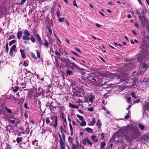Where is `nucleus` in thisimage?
I'll list each match as a JSON object with an SVG mask.
<instances>
[{"label":"nucleus","instance_id":"1","mask_svg":"<svg viewBox=\"0 0 149 149\" xmlns=\"http://www.w3.org/2000/svg\"><path fill=\"white\" fill-rule=\"evenodd\" d=\"M140 47L141 49L138 58L139 60L142 61L146 58L148 54V46L146 43L143 42L141 44Z\"/></svg>","mask_w":149,"mask_h":149},{"label":"nucleus","instance_id":"2","mask_svg":"<svg viewBox=\"0 0 149 149\" xmlns=\"http://www.w3.org/2000/svg\"><path fill=\"white\" fill-rule=\"evenodd\" d=\"M139 74L138 73H136V72H133L132 75L130 77V78L128 79V81L129 80H130V81L129 82V83L130 82H132L134 83H135V82L138 80Z\"/></svg>","mask_w":149,"mask_h":149},{"label":"nucleus","instance_id":"3","mask_svg":"<svg viewBox=\"0 0 149 149\" xmlns=\"http://www.w3.org/2000/svg\"><path fill=\"white\" fill-rule=\"evenodd\" d=\"M128 132V130L127 127H121L119 131V134L123 137Z\"/></svg>","mask_w":149,"mask_h":149},{"label":"nucleus","instance_id":"4","mask_svg":"<svg viewBox=\"0 0 149 149\" xmlns=\"http://www.w3.org/2000/svg\"><path fill=\"white\" fill-rule=\"evenodd\" d=\"M61 61L63 62L65 65L66 67H69L70 61L67 56L64 57L61 59Z\"/></svg>","mask_w":149,"mask_h":149},{"label":"nucleus","instance_id":"5","mask_svg":"<svg viewBox=\"0 0 149 149\" xmlns=\"http://www.w3.org/2000/svg\"><path fill=\"white\" fill-rule=\"evenodd\" d=\"M23 34L24 35L23 36L22 39L23 40H30L29 36H30V34L29 31L27 29H25L23 32Z\"/></svg>","mask_w":149,"mask_h":149},{"label":"nucleus","instance_id":"6","mask_svg":"<svg viewBox=\"0 0 149 149\" xmlns=\"http://www.w3.org/2000/svg\"><path fill=\"white\" fill-rule=\"evenodd\" d=\"M123 138H125L127 141L130 142H132L133 139V136L130 134H127Z\"/></svg>","mask_w":149,"mask_h":149},{"label":"nucleus","instance_id":"7","mask_svg":"<svg viewBox=\"0 0 149 149\" xmlns=\"http://www.w3.org/2000/svg\"><path fill=\"white\" fill-rule=\"evenodd\" d=\"M138 17L140 21L141 22L143 23L145 25L146 23L147 22L146 19L145 18L144 16H142L140 13H138Z\"/></svg>","mask_w":149,"mask_h":149},{"label":"nucleus","instance_id":"8","mask_svg":"<svg viewBox=\"0 0 149 149\" xmlns=\"http://www.w3.org/2000/svg\"><path fill=\"white\" fill-rule=\"evenodd\" d=\"M20 147L24 149H27L28 147H29L30 144L28 141H26L25 142H23L20 143Z\"/></svg>","mask_w":149,"mask_h":149},{"label":"nucleus","instance_id":"9","mask_svg":"<svg viewBox=\"0 0 149 149\" xmlns=\"http://www.w3.org/2000/svg\"><path fill=\"white\" fill-rule=\"evenodd\" d=\"M141 139L147 141L149 140V134L147 133L143 134L141 137Z\"/></svg>","mask_w":149,"mask_h":149},{"label":"nucleus","instance_id":"10","mask_svg":"<svg viewBox=\"0 0 149 149\" xmlns=\"http://www.w3.org/2000/svg\"><path fill=\"white\" fill-rule=\"evenodd\" d=\"M58 134L60 138L59 142L60 143V147H61L62 149H64V146H65V143L63 141L61 136L60 134L58 132Z\"/></svg>","mask_w":149,"mask_h":149},{"label":"nucleus","instance_id":"11","mask_svg":"<svg viewBox=\"0 0 149 149\" xmlns=\"http://www.w3.org/2000/svg\"><path fill=\"white\" fill-rule=\"evenodd\" d=\"M35 36L36 39L38 40L39 43L41 45H42L43 44V42L39 35L38 34H36Z\"/></svg>","mask_w":149,"mask_h":149},{"label":"nucleus","instance_id":"12","mask_svg":"<svg viewBox=\"0 0 149 149\" xmlns=\"http://www.w3.org/2000/svg\"><path fill=\"white\" fill-rule=\"evenodd\" d=\"M117 139H118L116 140V141L117 143H119L120 144L123 143V140L121 136H118L117 137Z\"/></svg>","mask_w":149,"mask_h":149},{"label":"nucleus","instance_id":"13","mask_svg":"<svg viewBox=\"0 0 149 149\" xmlns=\"http://www.w3.org/2000/svg\"><path fill=\"white\" fill-rule=\"evenodd\" d=\"M17 38L19 39H20L22 35V31H18L17 33Z\"/></svg>","mask_w":149,"mask_h":149},{"label":"nucleus","instance_id":"14","mask_svg":"<svg viewBox=\"0 0 149 149\" xmlns=\"http://www.w3.org/2000/svg\"><path fill=\"white\" fill-rule=\"evenodd\" d=\"M48 23L49 24L48 26H47V27H53V21L52 19L50 20V19L48 21Z\"/></svg>","mask_w":149,"mask_h":149},{"label":"nucleus","instance_id":"15","mask_svg":"<svg viewBox=\"0 0 149 149\" xmlns=\"http://www.w3.org/2000/svg\"><path fill=\"white\" fill-rule=\"evenodd\" d=\"M95 123V118H92L91 119V122L90 123H88V125L89 126H93V125Z\"/></svg>","mask_w":149,"mask_h":149},{"label":"nucleus","instance_id":"16","mask_svg":"<svg viewBox=\"0 0 149 149\" xmlns=\"http://www.w3.org/2000/svg\"><path fill=\"white\" fill-rule=\"evenodd\" d=\"M91 79V80H93V81H92L90 80H89V81H87L86 82L87 85V84H89V83H91V84H93L94 82H95L96 81V79L95 78H92Z\"/></svg>","mask_w":149,"mask_h":149},{"label":"nucleus","instance_id":"17","mask_svg":"<svg viewBox=\"0 0 149 149\" xmlns=\"http://www.w3.org/2000/svg\"><path fill=\"white\" fill-rule=\"evenodd\" d=\"M20 52L21 53V55L23 58L25 59L26 58L25 53L24 50L21 49L20 50Z\"/></svg>","mask_w":149,"mask_h":149},{"label":"nucleus","instance_id":"18","mask_svg":"<svg viewBox=\"0 0 149 149\" xmlns=\"http://www.w3.org/2000/svg\"><path fill=\"white\" fill-rule=\"evenodd\" d=\"M142 65L143 69H146L149 67V63L147 65L146 63H142Z\"/></svg>","mask_w":149,"mask_h":149},{"label":"nucleus","instance_id":"19","mask_svg":"<svg viewBox=\"0 0 149 149\" xmlns=\"http://www.w3.org/2000/svg\"><path fill=\"white\" fill-rule=\"evenodd\" d=\"M91 139L95 142H97L98 141V139L97 137L95 135H92L91 136Z\"/></svg>","mask_w":149,"mask_h":149},{"label":"nucleus","instance_id":"20","mask_svg":"<svg viewBox=\"0 0 149 149\" xmlns=\"http://www.w3.org/2000/svg\"><path fill=\"white\" fill-rule=\"evenodd\" d=\"M81 79L82 80H83V81H81V83L84 84V85H86V83H85L87 81V79L84 76H82L81 77Z\"/></svg>","mask_w":149,"mask_h":149},{"label":"nucleus","instance_id":"21","mask_svg":"<svg viewBox=\"0 0 149 149\" xmlns=\"http://www.w3.org/2000/svg\"><path fill=\"white\" fill-rule=\"evenodd\" d=\"M143 107L146 110H147L149 109V102H147L144 105Z\"/></svg>","mask_w":149,"mask_h":149},{"label":"nucleus","instance_id":"22","mask_svg":"<svg viewBox=\"0 0 149 149\" xmlns=\"http://www.w3.org/2000/svg\"><path fill=\"white\" fill-rule=\"evenodd\" d=\"M50 119L52 120V123H53L54 122V120L55 122L56 120V121H57V116H52L50 118Z\"/></svg>","mask_w":149,"mask_h":149},{"label":"nucleus","instance_id":"23","mask_svg":"<svg viewBox=\"0 0 149 149\" xmlns=\"http://www.w3.org/2000/svg\"><path fill=\"white\" fill-rule=\"evenodd\" d=\"M23 139V138L22 137H17L16 139V141L18 143H19L22 142Z\"/></svg>","mask_w":149,"mask_h":149},{"label":"nucleus","instance_id":"24","mask_svg":"<svg viewBox=\"0 0 149 149\" xmlns=\"http://www.w3.org/2000/svg\"><path fill=\"white\" fill-rule=\"evenodd\" d=\"M66 74L67 76H70V75H72L73 74L72 72L71 71L68 69L66 71Z\"/></svg>","mask_w":149,"mask_h":149},{"label":"nucleus","instance_id":"25","mask_svg":"<svg viewBox=\"0 0 149 149\" xmlns=\"http://www.w3.org/2000/svg\"><path fill=\"white\" fill-rule=\"evenodd\" d=\"M73 140V138L71 136H69L68 138V142L71 144L72 143Z\"/></svg>","mask_w":149,"mask_h":149},{"label":"nucleus","instance_id":"26","mask_svg":"<svg viewBox=\"0 0 149 149\" xmlns=\"http://www.w3.org/2000/svg\"><path fill=\"white\" fill-rule=\"evenodd\" d=\"M5 109L3 107L1 108L0 109V115L2 114H5Z\"/></svg>","mask_w":149,"mask_h":149},{"label":"nucleus","instance_id":"27","mask_svg":"<svg viewBox=\"0 0 149 149\" xmlns=\"http://www.w3.org/2000/svg\"><path fill=\"white\" fill-rule=\"evenodd\" d=\"M85 130L88 132L91 133L93 132V129L89 127H87L85 128Z\"/></svg>","mask_w":149,"mask_h":149},{"label":"nucleus","instance_id":"28","mask_svg":"<svg viewBox=\"0 0 149 149\" xmlns=\"http://www.w3.org/2000/svg\"><path fill=\"white\" fill-rule=\"evenodd\" d=\"M72 64V65L73 66V67H74L77 68L78 70H80V68L79 67L77 66L75 63H72L70 62V65Z\"/></svg>","mask_w":149,"mask_h":149},{"label":"nucleus","instance_id":"29","mask_svg":"<svg viewBox=\"0 0 149 149\" xmlns=\"http://www.w3.org/2000/svg\"><path fill=\"white\" fill-rule=\"evenodd\" d=\"M106 145V143L104 141L100 143L101 146L100 147V149H102Z\"/></svg>","mask_w":149,"mask_h":149},{"label":"nucleus","instance_id":"30","mask_svg":"<svg viewBox=\"0 0 149 149\" xmlns=\"http://www.w3.org/2000/svg\"><path fill=\"white\" fill-rule=\"evenodd\" d=\"M54 53L55 55L57 56V57L58 58H60L61 56V54L60 53H59L57 51H56L54 52Z\"/></svg>","mask_w":149,"mask_h":149},{"label":"nucleus","instance_id":"31","mask_svg":"<svg viewBox=\"0 0 149 149\" xmlns=\"http://www.w3.org/2000/svg\"><path fill=\"white\" fill-rule=\"evenodd\" d=\"M88 138V137H87L85 139H84L82 141V143L83 144L86 145L87 142V139Z\"/></svg>","mask_w":149,"mask_h":149},{"label":"nucleus","instance_id":"32","mask_svg":"<svg viewBox=\"0 0 149 149\" xmlns=\"http://www.w3.org/2000/svg\"><path fill=\"white\" fill-rule=\"evenodd\" d=\"M138 127L141 130H143L144 129V126L141 124H139L138 125Z\"/></svg>","mask_w":149,"mask_h":149},{"label":"nucleus","instance_id":"33","mask_svg":"<svg viewBox=\"0 0 149 149\" xmlns=\"http://www.w3.org/2000/svg\"><path fill=\"white\" fill-rule=\"evenodd\" d=\"M56 13L57 14V17L58 18L59 17H60V13L59 11V10L58 9H57L56 12Z\"/></svg>","mask_w":149,"mask_h":149},{"label":"nucleus","instance_id":"34","mask_svg":"<svg viewBox=\"0 0 149 149\" xmlns=\"http://www.w3.org/2000/svg\"><path fill=\"white\" fill-rule=\"evenodd\" d=\"M99 76L101 77H107V74L105 73L101 72L99 74Z\"/></svg>","mask_w":149,"mask_h":149},{"label":"nucleus","instance_id":"35","mask_svg":"<svg viewBox=\"0 0 149 149\" xmlns=\"http://www.w3.org/2000/svg\"><path fill=\"white\" fill-rule=\"evenodd\" d=\"M16 45H14L12 46L11 47L10 49L13 51L14 52H15L16 51L15 49H16Z\"/></svg>","mask_w":149,"mask_h":149},{"label":"nucleus","instance_id":"36","mask_svg":"<svg viewBox=\"0 0 149 149\" xmlns=\"http://www.w3.org/2000/svg\"><path fill=\"white\" fill-rule=\"evenodd\" d=\"M30 55L31 56L35 59H37V58L33 52H30Z\"/></svg>","mask_w":149,"mask_h":149},{"label":"nucleus","instance_id":"37","mask_svg":"<svg viewBox=\"0 0 149 149\" xmlns=\"http://www.w3.org/2000/svg\"><path fill=\"white\" fill-rule=\"evenodd\" d=\"M77 116L80 120L82 121L84 120V118L83 116H80L78 114L77 115Z\"/></svg>","mask_w":149,"mask_h":149},{"label":"nucleus","instance_id":"38","mask_svg":"<svg viewBox=\"0 0 149 149\" xmlns=\"http://www.w3.org/2000/svg\"><path fill=\"white\" fill-rule=\"evenodd\" d=\"M16 42V40H13L12 41H10L9 43V45L10 46H11L15 42Z\"/></svg>","mask_w":149,"mask_h":149},{"label":"nucleus","instance_id":"39","mask_svg":"<svg viewBox=\"0 0 149 149\" xmlns=\"http://www.w3.org/2000/svg\"><path fill=\"white\" fill-rule=\"evenodd\" d=\"M15 88H13V91L14 92H15L18 90L19 87L18 86H16Z\"/></svg>","mask_w":149,"mask_h":149},{"label":"nucleus","instance_id":"40","mask_svg":"<svg viewBox=\"0 0 149 149\" xmlns=\"http://www.w3.org/2000/svg\"><path fill=\"white\" fill-rule=\"evenodd\" d=\"M96 125L97 126H98V128H99L101 125L102 124H100V121L99 120H98L97 121Z\"/></svg>","mask_w":149,"mask_h":149},{"label":"nucleus","instance_id":"41","mask_svg":"<svg viewBox=\"0 0 149 149\" xmlns=\"http://www.w3.org/2000/svg\"><path fill=\"white\" fill-rule=\"evenodd\" d=\"M86 122L85 120L82 121V122L81 123V125L82 126H84L86 125Z\"/></svg>","mask_w":149,"mask_h":149},{"label":"nucleus","instance_id":"42","mask_svg":"<svg viewBox=\"0 0 149 149\" xmlns=\"http://www.w3.org/2000/svg\"><path fill=\"white\" fill-rule=\"evenodd\" d=\"M72 149H77L78 148V146H76L75 145L74 143H72Z\"/></svg>","mask_w":149,"mask_h":149},{"label":"nucleus","instance_id":"43","mask_svg":"<svg viewBox=\"0 0 149 149\" xmlns=\"http://www.w3.org/2000/svg\"><path fill=\"white\" fill-rule=\"evenodd\" d=\"M45 41L46 42L44 43V45L47 48L49 47V43L47 40H45Z\"/></svg>","mask_w":149,"mask_h":149},{"label":"nucleus","instance_id":"44","mask_svg":"<svg viewBox=\"0 0 149 149\" xmlns=\"http://www.w3.org/2000/svg\"><path fill=\"white\" fill-rule=\"evenodd\" d=\"M5 49L6 50V52H7L8 51L9 48L8 47V43H6V45L5 47Z\"/></svg>","mask_w":149,"mask_h":149},{"label":"nucleus","instance_id":"45","mask_svg":"<svg viewBox=\"0 0 149 149\" xmlns=\"http://www.w3.org/2000/svg\"><path fill=\"white\" fill-rule=\"evenodd\" d=\"M38 142V141L36 140H33L32 141V142L33 145H36V146H37L38 145V143H36V142Z\"/></svg>","mask_w":149,"mask_h":149},{"label":"nucleus","instance_id":"46","mask_svg":"<svg viewBox=\"0 0 149 149\" xmlns=\"http://www.w3.org/2000/svg\"><path fill=\"white\" fill-rule=\"evenodd\" d=\"M64 20H65V19L64 18L62 17V18H59L58 19V21L61 22H63Z\"/></svg>","mask_w":149,"mask_h":149},{"label":"nucleus","instance_id":"47","mask_svg":"<svg viewBox=\"0 0 149 149\" xmlns=\"http://www.w3.org/2000/svg\"><path fill=\"white\" fill-rule=\"evenodd\" d=\"M76 0H74L73 2V4L74 6H75L77 7V8H79L78 6L76 3Z\"/></svg>","mask_w":149,"mask_h":149},{"label":"nucleus","instance_id":"48","mask_svg":"<svg viewBox=\"0 0 149 149\" xmlns=\"http://www.w3.org/2000/svg\"><path fill=\"white\" fill-rule=\"evenodd\" d=\"M62 136L63 138L62 140L64 142L65 141V135L64 134H62Z\"/></svg>","mask_w":149,"mask_h":149},{"label":"nucleus","instance_id":"49","mask_svg":"<svg viewBox=\"0 0 149 149\" xmlns=\"http://www.w3.org/2000/svg\"><path fill=\"white\" fill-rule=\"evenodd\" d=\"M71 52L74 55H75L77 56V57L79 56L78 55V54L77 53H76L75 52H74V51H72V50H71Z\"/></svg>","mask_w":149,"mask_h":149},{"label":"nucleus","instance_id":"50","mask_svg":"<svg viewBox=\"0 0 149 149\" xmlns=\"http://www.w3.org/2000/svg\"><path fill=\"white\" fill-rule=\"evenodd\" d=\"M24 107L25 108L27 109H29V107L28 106V104L27 103H24Z\"/></svg>","mask_w":149,"mask_h":149},{"label":"nucleus","instance_id":"51","mask_svg":"<svg viewBox=\"0 0 149 149\" xmlns=\"http://www.w3.org/2000/svg\"><path fill=\"white\" fill-rule=\"evenodd\" d=\"M58 51L62 55H63V54H64L63 51L62 49L59 48L58 49Z\"/></svg>","mask_w":149,"mask_h":149},{"label":"nucleus","instance_id":"52","mask_svg":"<svg viewBox=\"0 0 149 149\" xmlns=\"http://www.w3.org/2000/svg\"><path fill=\"white\" fill-rule=\"evenodd\" d=\"M36 52L37 55V57L38 58H40V53L39 52V51L38 50H37V49L36 50Z\"/></svg>","mask_w":149,"mask_h":149},{"label":"nucleus","instance_id":"53","mask_svg":"<svg viewBox=\"0 0 149 149\" xmlns=\"http://www.w3.org/2000/svg\"><path fill=\"white\" fill-rule=\"evenodd\" d=\"M11 98H12L13 99L15 100V97L14 96H13L12 95V96H10V97H7V98H6V100H9Z\"/></svg>","mask_w":149,"mask_h":149},{"label":"nucleus","instance_id":"54","mask_svg":"<svg viewBox=\"0 0 149 149\" xmlns=\"http://www.w3.org/2000/svg\"><path fill=\"white\" fill-rule=\"evenodd\" d=\"M75 105L74 104H72L71 103H69V106L70 107L73 109H75Z\"/></svg>","mask_w":149,"mask_h":149},{"label":"nucleus","instance_id":"55","mask_svg":"<svg viewBox=\"0 0 149 149\" xmlns=\"http://www.w3.org/2000/svg\"><path fill=\"white\" fill-rule=\"evenodd\" d=\"M11 148L10 146V145L9 144L6 143V146L5 147V149H11Z\"/></svg>","mask_w":149,"mask_h":149},{"label":"nucleus","instance_id":"56","mask_svg":"<svg viewBox=\"0 0 149 149\" xmlns=\"http://www.w3.org/2000/svg\"><path fill=\"white\" fill-rule=\"evenodd\" d=\"M15 38V36H14L13 35H12L10 36V37H9V38L8 39V40H10L11 39H13V38Z\"/></svg>","mask_w":149,"mask_h":149},{"label":"nucleus","instance_id":"57","mask_svg":"<svg viewBox=\"0 0 149 149\" xmlns=\"http://www.w3.org/2000/svg\"><path fill=\"white\" fill-rule=\"evenodd\" d=\"M109 76H110V78L112 79H113L114 78V77H115V76L114 75V74L112 73H110V74H109Z\"/></svg>","mask_w":149,"mask_h":149},{"label":"nucleus","instance_id":"58","mask_svg":"<svg viewBox=\"0 0 149 149\" xmlns=\"http://www.w3.org/2000/svg\"><path fill=\"white\" fill-rule=\"evenodd\" d=\"M49 27H47V26H46V28L48 29V31L49 33H50V34H51L52 33V31L51 29H50Z\"/></svg>","mask_w":149,"mask_h":149},{"label":"nucleus","instance_id":"59","mask_svg":"<svg viewBox=\"0 0 149 149\" xmlns=\"http://www.w3.org/2000/svg\"><path fill=\"white\" fill-rule=\"evenodd\" d=\"M88 110L90 111H94L93 108L92 107L88 108Z\"/></svg>","mask_w":149,"mask_h":149},{"label":"nucleus","instance_id":"60","mask_svg":"<svg viewBox=\"0 0 149 149\" xmlns=\"http://www.w3.org/2000/svg\"><path fill=\"white\" fill-rule=\"evenodd\" d=\"M87 142L91 146H92V143L88 139H87Z\"/></svg>","mask_w":149,"mask_h":149},{"label":"nucleus","instance_id":"61","mask_svg":"<svg viewBox=\"0 0 149 149\" xmlns=\"http://www.w3.org/2000/svg\"><path fill=\"white\" fill-rule=\"evenodd\" d=\"M46 123L47 124H48L50 122V120L49 119V118L48 117H47L46 119V120H45Z\"/></svg>","mask_w":149,"mask_h":149},{"label":"nucleus","instance_id":"62","mask_svg":"<svg viewBox=\"0 0 149 149\" xmlns=\"http://www.w3.org/2000/svg\"><path fill=\"white\" fill-rule=\"evenodd\" d=\"M100 48L104 52H106V51L104 50L105 48L103 46H102L101 47H100Z\"/></svg>","mask_w":149,"mask_h":149},{"label":"nucleus","instance_id":"63","mask_svg":"<svg viewBox=\"0 0 149 149\" xmlns=\"http://www.w3.org/2000/svg\"><path fill=\"white\" fill-rule=\"evenodd\" d=\"M93 97L92 96H91V97H90L89 98V101L92 103L93 102Z\"/></svg>","mask_w":149,"mask_h":149},{"label":"nucleus","instance_id":"64","mask_svg":"<svg viewBox=\"0 0 149 149\" xmlns=\"http://www.w3.org/2000/svg\"><path fill=\"white\" fill-rule=\"evenodd\" d=\"M23 65L24 66L27 67L28 65V64L27 63L26 61H24L23 64Z\"/></svg>","mask_w":149,"mask_h":149}]
</instances>
